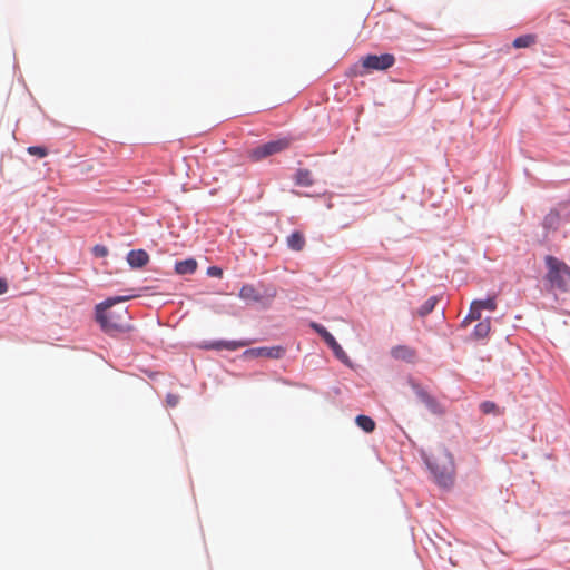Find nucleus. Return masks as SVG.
I'll return each mask as SVG.
<instances>
[{"instance_id":"f03ea898","label":"nucleus","mask_w":570,"mask_h":570,"mask_svg":"<svg viewBox=\"0 0 570 570\" xmlns=\"http://www.w3.org/2000/svg\"><path fill=\"white\" fill-rule=\"evenodd\" d=\"M425 463L440 485L448 487L452 484L454 463L450 452L445 449H440L436 454H433L431 458H425Z\"/></svg>"},{"instance_id":"a878e982","label":"nucleus","mask_w":570,"mask_h":570,"mask_svg":"<svg viewBox=\"0 0 570 570\" xmlns=\"http://www.w3.org/2000/svg\"><path fill=\"white\" fill-rule=\"evenodd\" d=\"M92 254L96 257H105L108 255V248L104 245H95L92 248Z\"/></svg>"},{"instance_id":"4be33fe9","label":"nucleus","mask_w":570,"mask_h":570,"mask_svg":"<svg viewBox=\"0 0 570 570\" xmlns=\"http://www.w3.org/2000/svg\"><path fill=\"white\" fill-rule=\"evenodd\" d=\"M438 303V298L435 296H431L428 301H425V303L420 307L419 309V314L421 316H425L428 315L429 313H431L435 305Z\"/></svg>"},{"instance_id":"412c9836","label":"nucleus","mask_w":570,"mask_h":570,"mask_svg":"<svg viewBox=\"0 0 570 570\" xmlns=\"http://www.w3.org/2000/svg\"><path fill=\"white\" fill-rule=\"evenodd\" d=\"M330 347L332 348L334 355L343 363L345 364H348L350 363V358L347 356V354L344 352V350L341 347V345L336 342V340L334 341V343H332L330 345Z\"/></svg>"},{"instance_id":"dca6fc26","label":"nucleus","mask_w":570,"mask_h":570,"mask_svg":"<svg viewBox=\"0 0 570 570\" xmlns=\"http://www.w3.org/2000/svg\"><path fill=\"white\" fill-rule=\"evenodd\" d=\"M355 422L357 426L366 433H371L375 430V422L367 415H357Z\"/></svg>"},{"instance_id":"f8f14e48","label":"nucleus","mask_w":570,"mask_h":570,"mask_svg":"<svg viewBox=\"0 0 570 570\" xmlns=\"http://www.w3.org/2000/svg\"><path fill=\"white\" fill-rule=\"evenodd\" d=\"M287 246L296 252H299L305 246V238L301 232H294L287 237Z\"/></svg>"},{"instance_id":"1a4fd4ad","label":"nucleus","mask_w":570,"mask_h":570,"mask_svg":"<svg viewBox=\"0 0 570 570\" xmlns=\"http://www.w3.org/2000/svg\"><path fill=\"white\" fill-rule=\"evenodd\" d=\"M250 342L248 341H216L207 345L208 348L212 350H228V351H236L240 347L249 345Z\"/></svg>"},{"instance_id":"9d476101","label":"nucleus","mask_w":570,"mask_h":570,"mask_svg":"<svg viewBox=\"0 0 570 570\" xmlns=\"http://www.w3.org/2000/svg\"><path fill=\"white\" fill-rule=\"evenodd\" d=\"M238 296L246 302H261L264 295L252 284L242 286Z\"/></svg>"},{"instance_id":"0eeeda50","label":"nucleus","mask_w":570,"mask_h":570,"mask_svg":"<svg viewBox=\"0 0 570 570\" xmlns=\"http://www.w3.org/2000/svg\"><path fill=\"white\" fill-rule=\"evenodd\" d=\"M391 355L395 360L411 363L416 358V351L407 345H397L392 347Z\"/></svg>"},{"instance_id":"a211bd4d","label":"nucleus","mask_w":570,"mask_h":570,"mask_svg":"<svg viewBox=\"0 0 570 570\" xmlns=\"http://www.w3.org/2000/svg\"><path fill=\"white\" fill-rule=\"evenodd\" d=\"M479 309H488V311H495L497 309V299H495V296H492V297H488L487 299H476V301H473Z\"/></svg>"},{"instance_id":"20e7f679","label":"nucleus","mask_w":570,"mask_h":570,"mask_svg":"<svg viewBox=\"0 0 570 570\" xmlns=\"http://www.w3.org/2000/svg\"><path fill=\"white\" fill-rule=\"evenodd\" d=\"M291 145V140L288 138H282L274 141H268L262 146H258L249 151V157L257 161L282 150H285Z\"/></svg>"},{"instance_id":"bb28decb","label":"nucleus","mask_w":570,"mask_h":570,"mask_svg":"<svg viewBox=\"0 0 570 570\" xmlns=\"http://www.w3.org/2000/svg\"><path fill=\"white\" fill-rule=\"evenodd\" d=\"M207 275L210 277L220 278L223 276V269L218 266H210L207 268Z\"/></svg>"},{"instance_id":"393cba45","label":"nucleus","mask_w":570,"mask_h":570,"mask_svg":"<svg viewBox=\"0 0 570 570\" xmlns=\"http://www.w3.org/2000/svg\"><path fill=\"white\" fill-rule=\"evenodd\" d=\"M410 385L420 400H422L423 397L426 396V394H429L420 384H417L414 381H410Z\"/></svg>"},{"instance_id":"7ed1b4c3","label":"nucleus","mask_w":570,"mask_h":570,"mask_svg":"<svg viewBox=\"0 0 570 570\" xmlns=\"http://www.w3.org/2000/svg\"><path fill=\"white\" fill-rule=\"evenodd\" d=\"M547 279L552 288L568 292L570 288V267L554 256L546 257Z\"/></svg>"},{"instance_id":"cd10ccee","label":"nucleus","mask_w":570,"mask_h":570,"mask_svg":"<svg viewBox=\"0 0 570 570\" xmlns=\"http://www.w3.org/2000/svg\"><path fill=\"white\" fill-rule=\"evenodd\" d=\"M8 291V284L4 279L0 278V295Z\"/></svg>"},{"instance_id":"f3484780","label":"nucleus","mask_w":570,"mask_h":570,"mask_svg":"<svg viewBox=\"0 0 570 570\" xmlns=\"http://www.w3.org/2000/svg\"><path fill=\"white\" fill-rule=\"evenodd\" d=\"M311 327L322 336V338L325 341V343L330 346L332 343H334L335 337L321 324L318 323H311Z\"/></svg>"},{"instance_id":"ddd939ff","label":"nucleus","mask_w":570,"mask_h":570,"mask_svg":"<svg viewBox=\"0 0 570 570\" xmlns=\"http://www.w3.org/2000/svg\"><path fill=\"white\" fill-rule=\"evenodd\" d=\"M534 43H537V36L533 33H527V35H522V36L515 38L512 42V46L515 49H521V48H529V47L533 46Z\"/></svg>"},{"instance_id":"aec40b11","label":"nucleus","mask_w":570,"mask_h":570,"mask_svg":"<svg viewBox=\"0 0 570 570\" xmlns=\"http://www.w3.org/2000/svg\"><path fill=\"white\" fill-rule=\"evenodd\" d=\"M480 410L483 414L500 415L502 412L499 406L492 401H484L480 404Z\"/></svg>"},{"instance_id":"b1692460","label":"nucleus","mask_w":570,"mask_h":570,"mask_svg":"<svg viewBox=\"0 0 570 570\" xmlns=\"http://www.w3.org/2000/svg\"><path fill=\"white\" fill-rule=\"evenodd\" d=\"M27 150L30 155L37 156L39 158L46 157L48 155V150L41 146H31Z\"/></svg>"},{"instance_id":"6e6552de","label":"nucleus","mask_w":570,"mask_h":570,"mask_svg":"<svg viewBox=\"0 0 570 570\" xmlns=\"http://www.w3.org/2000/svg\"><path fill=\"white\" fill-rule=\"evenodd\" d=\"M127 262L132 268H141L149 262V255L144 249H134L127 254Z\"/></svg>"},{"instance_id":"f257e3e1","label":"nucleus","mask_w":570,"mask_h":570,"mask_svg":"<svg viewBox=\"0 0 570 570\" xmlns=\"http://www.w3.org/2000/svg\"><path fill=\"white\" fill-rule=\"evenodd\" d=\"M131 296H118L115 298H108L96 306V320L106 333L115 335L129 330V315L127 309L116 312L110 311V307L115 303L125 302Z\"/></svg>"},{"instance_id":"c756f323","label":"nucleus","mask_w":570,"mask_h":570,"mask_svg":"<svg viewBox=\"0 0 570 570\" xmlns=\"http://www.w3.org/2000/svg\"><path fill=\"white\" fill-rule=\"evenodd\" d=\"M267 297L273 298L276 296V291L272 289L269 293L266 294Z\"/></svg>"},{"instance_id":"9b49d317","label":"nucleus","mask_w":570,"mask_h":570,"mask_svg":"<svg viewBox=\"0 0 570 570\" xmlns=\"http://www.w3.org/2000/svg\"><path fill=\"white\" fill-rule=\"evenodd\" d=\"M197 262L194 258L179 261L175 264V272L179 275L194 274L197 269Z\"/></svg>"},{"instance_id":"4468645a","label":"nucleus","mask_w":570,"mask_h":570,"mask_svg":"<svg viewBox=\"0 0 570 570\" xmlns=\"http://www.w3.org/2000/svg\"><path fill=\"white\" fill-rule=\"evenodd\" d=\"M295 183L298 186L309 187L313 185V176L308 169H298L295 174Z\"/></svg>"},{"instance_id":"6ab92c4d","label":"nucleus","mask_w":570,"mask_h":570,"mask_svg":"<svg viewBox=\"0 0 570 570\" xmlns=\"http://www.w3.org/2000/svg\"><path fill=\"white\" fill-rule=\"evenodd\" d=\"M481 317V309H479L478 305L472 302L470 306V312L468 316L463 320L462 326H468L472 321H476Z\"/></svg>"},{"instance_id":"2eb2a0df","label":"nucleus","mask_w":570,"mask_h":570,"mask_svg":"<svg viewBox=\"0 0 570 570\" xmlns=\"http://www.w3.org/2000/svg\"><path fill=\"white\" fill-rule=\"evenodd\" d=\"M490 330H491L490 318H485L475 325L474 331H473V336L478 340L484 338L490 333Z\"/></svg>"},{"instance_id":"423d86ee","label":"nucleus","mask_w":570,"mask_h":570,"mask_svg":"<svg viewBox=\"0 0 570 570\" xmlns=\"http://www.w3.org/2000/svg\"><path fill=\"white\" fill-rule=\"evenodd\" d=\"M244 354L255 357H267L278 360L285 355V348L282 346L256 347L247 350Z\"/></svg>"},{"instance_id":"39448f33","label":"nucleus","mask_w":570,"mask_h":570,"mask_svg":"<svg viewBox=\"0 0 570 570\" xmlns=\"http://www.w3.org/2000/svg\"><path fill=\"white\" fill-rule=\"evenodd\" d=\"M395 62L394 56L383 53L381 56L368 55L362 59V67L367 70H386Z\"/></svg>"},{"instance_id":"5701e85b","label":"nucleus","mask_w":570,"mask_h":570,"mask_svg":"<svg viewBox=\"0 0 570 570\" xmlns=\"http://www.w3.org/2000/svg\"><path fill=\"white\" fill-rule=\"evenodd\" d=\"M433 413H441L442 410L440 407V404L436 402V400L430 395L426 394L425 397L421 400Z\"/></svg>"},{"instance_id":"c85d7f7f","label":"nucleus","mask_w":570,"mask_h":570,"mask_svg":"<svg viewBox=\"0 0 570 570\" xmlns=\"http://www.w3.org/2000/svg\"><path fill=\"white\" fill-rule=\"evenodd\" d=\"M167 402L170 406H175L178 403V397L175 395H168Z\"/></svg>"}]
</instances>
